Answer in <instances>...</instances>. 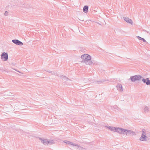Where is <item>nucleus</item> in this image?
Listing matches in <instances>:
<instances>
[{"label":"nucleus","mask_w":150,"mask_h":150,"mask_svg":"<svg viewBox=\"0 0 150 150\" xmlns=\"http://www.w3.org/2000/svg\"><path fill=\"white\" fill-rule=\"evenodd\" d=\"M142 78V76L140 75H136L130 76V79L132 82L137 81H140Z\"/></svg>","instance_id":"nucleus-1"},{"label":"nucleus","mask_w":150,"mask_h":150,"mask_svg":"<svg viewBox=\"0 0 150 150\" xmlns=\"http://www.w3.org/2000/svg\"><path fill=\"white\" fill-rule=\"evenodd\" d=\"M115 129V132H117L120 134H125V129L121 127H116Z\"/></svg>","instance_id":"nucleus-2"},{"label":"nucleus","mask_w":150,"mask_h":150,"mask_svg":"<svg viewBox=\"0 0 150 150\" xmlns=\"http://www.w3.org/2000/svg\"><path fill=\"white\" fill-rule=\"evenodd\" d=\"M125 135H132L135 136L136 135V133L135 132L130 130L125 129Z\"/></svg>","instance_id":"nucleus-3"},{"label":"nucleus","mask_w":150,"mask_h":150,"mask_svg":"<svg viewBox=\"0 0 150 150\" xmlns=\"http://www.w3.org/2000/svg\"><path fill=\"white\" fill-rule=\"evenodd\" d=\"M1 59L3 61H6L8 59V55L7 52H4L1 55Z\"/></svg>","instance_id":"nucleus-4"},{"label":"nucleus","mask_w":150,"mask_h":150,"mask_svg":"<svg viewBox=\"0 0 150 150\" xmlns=\"http://www.w3.org/2000/svg\"><path fill=\"white\" fill-rule=\"evenodd\" d=\"M81 58L83 60H91V57L90 55L87 54H85L81 56Z\"/></svg>","instance_id":"nucleus-5"},{"label":"nucleus","mask_w":150,"mask_h":150,"mask_svg":"<svg viewBox=\"0 0 150 150\" xmlns=\"http://www.w3.org/2000/svg\"><path fill=\"white\" fill-rule=\"evenodd\" d=\"M82 62L85 63L86 65H93L94 64V63H93L91 60H83Z\"/></svg>","instance_id":"nucleus-6"},{"label":"nucleus","mask_w":150,"mask_h":150,"mask_svg":"<svg viewBox=\"0 0 150 150\" xmlns=\"http://www.w3.org/2000/svg\"><path fill=\"white\" fill-rule=\"evenodd\" d=\"M12 42L15 44L20 46L23 45V42L18 40L15 39L12 40Z\"/></svg>","instance_id":"nucleus-7"},{"label":"nucleus","mask_w":150,"mask_h":150,"mask_svg":"<svg viewBox=\"0 0 150 150\" xmlns=\"http://www.w3.org/2000/svg\"><path fill=\"white\" fill-rule=\"evenodd\" d=\"M141 80L144 83H145L147 85H150V80H149V78H147L145 79L142 77Z\"/></svg>","instance_id":"nucleus-8"},{"label":"nucleus","mask_w":150,"mask_h":150,"mask_svg":"<svg viewBox=\"0 0 150 150\" xmlns=\"http://www.w3.org/2000/svg\"><path fill=\"white\" fill-rule=\"evenodd\" d=\"M123 18L124 20L126 21L127 23H129L131 24H132L133 23V21H132L128 17H124Z\"/></svg>","instance_id":"nucleus-9"},{"label":"nucleus","mask_w":150,"mask_h":150,"mask_svg":"<svg viewBox=\"0 0 150 150\" xmlns=\"http://www.w3.org/2000/svg\"><path fill=\"white\" fill-rule=\"evenodd\" d=\"M147 138L146 135L142 134L141 137L139 138V140L141 141H146Z\"/></svg>","instance_id":"nucleus-10"},{"label":"nucleus","mask_w":150,"mask_h":150,"mask_svg":"<svg viewBox=\"0 0 150 150\" xmlns=\"http://www.w3.org/2000/svg\"><path fill=\"white\" fill-rule=\"evenodd\" d=\"M118 90L120 91L121 92L123 91L122 85L120 83H118L116 86Z\"/></svg>","instance_id":"nucleus-11"},{"label":"nucleus","mask_w":150,"mask_h":150,"mask_svg":"<svg viewBox=\"0 0 150 150\" xmlns=\"http://www.w3.org/2000/svg\"><path fill=\"white\" fill-rule=\"evenodd\" d=\"M40 139L41 141V142L45 145L47 144V139L40 138Z\"/></svg>","instance_id":"nucleus-12"},{"label":"nucleus","mask_w":150,"mask_h":150,"mask_svg":"<svg viewBox=\"0 0 150 150\" xmlns=\"http://www.w3.org/2000/svg\"><path fill=\"white\" fill-rule=\"evenodd\" d=\"M88 7L86 5L84 6L83 8V11L85 13H86L88 12Z\"/></svg>","instance_id":"nucleus-13"},{"label":"nucleus","mask_w":150,"mask_h":150,"mask_svg":"<svg viewBox=\"0 0 150 150\" xmlns=\"http://www.w3.org/2000/svg\"><path fill=\"white\" fill-rule=\"evenodd\" d=\"M106 127L108 128V129H109L110 130L112 131H113L115 132V127H111L110 126H105Z\"/></svg>","instance_id":"nucleus-14"},{"label":"nucleus","mask_w":150,"mask_h":150,"mask_svg":"<svg viewBox=\"0 0 150 150\" xmlns=\"http://www.w3.org/2000/svg\"><path fill=\"white\" fill-rule=\"evenodd\" d=\"M113 108L114 109L115 111H118L119 109V107L116 105L113 106Z\"/></svg>","instance_id":"nucleus-15"},{"label":"nucleus","mask_w":150,"mask_h":150,"mask_svg":"<svg viewBox=\"0 0 150 150\" xmlns=\"http://www.w3.org/2000/svg\"><path fill=\"white\" fill-rule=\"evenodd\" d=\"M47 144H53L54 143V141L52 140H47Z\"/></svg>","instance_id":"nucleus-16"},{"label":"nucleus","mask_w":150,"mask_h":150,"mask_svg":"<svg viewBox=\"0 0 150 150\" xmlns=\"http://www.w3.org/2000/svg\"><path fill=\"white\" fill-rule=\"evenodd\" d=\"M149 111V108H148V107H147V106L145 107L144 108V112L145 113H146V112H148Z\"/></svg>","instance_id":"nucleus-17"},{"label":"nucleus","mask_w":150,"mask_h":150,"mask_svg":"<svg viewBox=\"0 0 150 150\" xmlns=\"http://www.w3.org/2000/svg\"><path fill=\"white\" fill-rule=\"evenodd\" d=\"M62 78H63V80L65 81H67L68 80H69V79L67 77L65 76H61Z\"/></svg>","instance_id":"nucleus-18"},{"label":"nucleus","mask_w":150,"mask_h":150,"mask_svg":"<svg viewBox=\"0 0 150 150\" xmlns=\"http://www.w3.org/2000/svg\"><path fill=\"white\" fill-rule=\"evenodd\" d=\"M137 38L139 40H141L143 42H146V40H145L144 38H142L140 37V36H137Z\"/></svg>","instance_id":"nucleus-19"},{"label":"nucleus","mask_w":150,"mask_h":150,"mask_svg":"<svg viewBox=\"0 0 150 150\" xmlns=\"http://www.w3.org/2000/svg\"><path fill=\"white\" fill-rule=\"evenodd\" d=\"M70 144L73 146H79V145L78 144H75V143H74L73 142H71Z\"/></svg>","instance_id":"nucleus-20"},{"label":"nucleus","mask_w":150,"mask_h":150,"mask_svg":"<svg viewBox=\"0 0 150 150\" xmlns=\"http://www.w3.org/2000/svg\"><path fill=\"white\" fill-rule=\"evenodd\" d=\"M142 134L146 135V130L144 129H143L142 130Z\"/></svg>","instance_id":"nucleus-21"},{"label":"nucleus","mask_w":150,"mask_h":150,"mask_svg":"<svg viewBox=\"0 0 150 150\" xmlns=\"http://www.w3.org/2000/svg\"><path fill=\"white\" fill-rule=\"evenodd\" d=\"M64 142L68 144H70L71 143V142L67 140H64Z\"/></svg>","instance_id":"nucleus-22"},{"label":"nucleus","mask_w":150,"mask_h":150,"mask_svg":"<svg viewBox=\"0 0 150 150\" xmlns=\"http://www.w3.org/2000/svg\"><path fill=\"white\" fill-rule=\"evenodd\" d=\"M46 71L50 73H51L52 74H55V73L54 71Z\"/></svg>","instance_id":"nucleus-23"},{"label":"nucleus","mask_w":150,"mask_h":150,"mask_svg":"<svg viewBox=\"0 0 150 150\" xmlns=\"http://www.w3.org/2000/svg\"><path fill=\"white\" fill-rule=\"evenodd\" d=\"M7 14H8V12L6 11L5 12V13H4V15L5 16H6Z\"/></svg>","instance_id":"nucleus-24"},{"label":"nucleus","mask_w":150,"mask_h":150,"mask_svg":"<svg viewBox=\"0 0 150 150\" xmlns=\"http://www.w3.org/2000/svg\"><path fill=\"white\" fill-rule=\"evenodd\" d=\"M13 69L15 70L16 71L20 73H22H22H21V72H20V71H18L17 69Z\"/></svg>","instance_id":"nucleus-25"},{"label":"nucleus","mask_w":150,"mask_h":150,"mask_svg":"<svg viewBox=\"0 0 150 150\" xmlns=\"http://www.w3.org/2000/svg\"><path fill=\"white\" fill-rule=\"evenodd\" d=\"M97 23L98 24H99V25H101V24H100V23Z\"/></svg>","instance_id":"nucleus-26"},{"label":"nucleus","mask_w":150,"mask_h":150,"mask_svg":"<svg viewBox=\"0 0 150 150\" xmlns=\"http://www.w3.org/2000/svg\"><path fill=\"white\" fill-rule=\"evenodd\" d=\"M81 21H83V20H81Z\"/></svg>","instance_id":"nucleus-27"},{"label":"nucleus","mask_w":150,"mask_h":150,"mask_svg":"<svg viewBox=\"0 0 150 150\" xmlns=\"http://www.w3.org/2000/svg\"><path fill=\"white\" fill-rule=\"evenodd\" d=\"M149 136H150V135H149Z\"/></svg>","instance_id":"nucleus-28"}]
</instances>
